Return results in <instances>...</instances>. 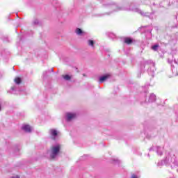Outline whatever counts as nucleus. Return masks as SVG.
<instances>
[{
    "label": "nucleus",
    "instance_id": "20",
    "mask_svg": "<svg viewBox=\"0 0 178 178\" xmlns=\"http://www.w3.org/2000/svg\"><path fill=\"white\" fill-rule=\"evenodd\" d=\"M105 15H111V14H110V13H106Z\"/></svg>",
    "mask_w": 178,
    "mask_h": 178
},
{
    "label": "nucleus",
    "instance_id": "16",
    "mask_svg": "<svg viewBox=\"0 0 178 178\" xmlns=\"http://www.w3.org/2000/svg\"><path fill=\"white\" fill-rule=\"evenodd\" d=\"M12 178H20V177H19L18 175H15V176L12 177Z\"/></svg>",
    "mask_w": 178,
    "mask_h": 178
},
{
    "label": "nucleus",
    "instance_id": "5",
    "mask_svg": "<svg viewBox=\"0 0 178 178\" xmlns=\"http://www.w3.org/2000/svg\"><path fill=\"white\" fill-rule=\"evenodd\" d=\"M109 77H111L110 74L104 75L99 78V83H104V81H106Z\"/></svg>",
    "mask_w": 178,
    "mask_h": 178
},
{
    "label": "nucleus",
    "instance_id": "21",
    "mask_svg": "<svg viewBox=\"0 0 178 178\" xmlns=\"http://www.w3.org/2000/svg\"><path fill=\"white\" fill-rule=\"evenodd\" d=\"M134 178H140V177H137V176H134Z\"/></svg>",
    "mask_w": 178,
    "mask_h": 178
},
{
    "label": "nucleus",
    "instance_id": "9",
    "mask_svg": "<svg viewBox=\"0 0 178 178\" xmlns=\"http://www.w3.org/2000/svg\"><path fill=\"white\" fill-rule=\"evenodd\" d=\"M156 100V96L154 94H151L149 97V102H154Z\"/></svg>",
    "mask_w": 178,
    "mask_h": 178
},
{
    "label": "nucleus",
    "instance_id": "1",
    "mask_svg": "<svg viewBox=\"0 0 178 178\" xmlns=\"http://www.w3.org/2000/svg\"><path fill=\"white\" fill-rule=\"evenodd\" d=\"M62 149V145L56 143L53 145L50 149L47 151V155L50 159H56L58 155L60 154V149Z\"/></svg>",
    "mask_w": 178,
    "mask_h": 178
},
{
    "label": "nucleus",
    "instance_id": "7",
    "mask_svg": "<svg viewBox=\"0 0 178 178\" xmlns=\"http://www.w3.org/2000/svg\"><path fill=\"white\" fill-rule=\"evenodd\" d=\"M75 33H76V34H77V35H84V34H86V32L83 31L79 28H77L76 29Z\"/></svg>",
    "mask_w": 178,
    "mask_h": 178
},
{
    "label": "nucleus",
    "instance_id": "6",
    "mask_svg": "<svg viewBox=\"0 0 178 178\" xmlns=\"http://www.w3.org/2000/svg\"><path fill=\"white\" fill-rule=\"evenodd\" d=\"M124 42L125 44H127L128 45H130V44H133V39H131L130 38H124Z\"/></svg>",
    "mask_w": 178,
    "mask_h": 178
},
{
    "label": "nucleus",
    "instance_id": "11",
    "mask_svg": "<svg viewBox=\"0 0 178 178\" xmlns=\"http://www.w3.org/2000/svg\"><path fill=\"white\" fill-rule=\"evenodd\" d=\"M14 81L16 83V84H20L22 83V79L17 77L14 79Z\"/></svg>",
    "mask_w": 178,
    "mask_h": 178
},
{
    "label": "nucleus",
    "instance_id": "12",
    "mask_svg": "<svg viewBox=\"0 0 178 178\" xmlns=\"http://www.w3.org/2000/svg\"><path fill=\"white\" fill-rule=\"evenodd\" d=\"M158 48H159V45L158 44L152 47V49H153V51H158Z\"/></svg>",
    "mask_w": 178,
    "mask_h": 178
},
{
    "label": "nucleus",
    "instance_id": "19",
    "mask_svg": "<svg viewBox=\"0 0 178 178\" xmlns=\"http://www.w3.org/2000/svg\"><path fill=\"white\" fill-rule=\"evenodd\" d=\"M131 178H134V175H132Z\"/></svg>",
    "mask_w": 178,
    "mask_h": 178
},
{
    "label": "nucleus",
    "instance_id": "8",
    "mask_svg": "<svg viewBox=\"0 0 178 178\" xmlns=\"http://www.w3.org/2000/svg\"><path fill=\"white\" fill-rule=\"evenodd\" d=\"M87 44L88 45V47H91V48H94V45L95 44V42H94V40H88L87 41Z\"/></svg>",
    "mask_w": 178,
    "mask_h": 178
},
{
    "label": "nucleus",
    "instance_id": "4",
    "mask_svg": "<svg viewBox=\"0 0 178 178\" xmlns=\"http://www.w3.org/2000/svg\"><path fill=\"white\" fill-rule=\"evenodd\" d=\"M22 129L26 133H31L33 131V127L29 124H25L22 127Z\"/></svg>",
    "mask_w": 178,
    "mask_h": 178
},
{
    "label": "nucleus",
    "instance_id": "14",
    "mask_svg": "<svg viewBox=\"0 0 178 178\" xmlns=\"http://www.w3.org/2000/svg\"><path fill=\"white\" fill-rule=\"evenodd\" d=\"M33 24H38V19H35L33 21Z\"/></svg>",
    "mask_w": 178,
    "mask_h": 178
},
{
    "label": "nucleus",
    "instance_id": "15",
    "mask_svg": "<svg viewBox=\"0 0 178 178\" xmlns=\"http://www.w3.org/2000/svg\"><path fill=\"white\" fill-rule=\"evenodd\" d=\"M119 163V160L118 159H114L113 161V163Z\"/></svg>",
    "mask_w": 178,
    "mask_h": 178
},
{
    "label": "nucleus",
    "instance_id": "22",
    "mask_svg": "<svg viewBox=\"0 0 178 178\" xmlns=\"http://www.w3.org/2000/svg\"><path fill=\"white\" fill-rule=\"evenodd\" d=\"M175 63H177L178 65V61H175Z\"/></svg>",
    "mask_w": 178,
    "mask_h": 178
},
{
    "label": "nucleus",
    "instance_id": "10",
    "mask_svg": "<svg viewBox=\"0 0 178 178\" xmlns=\"http://www.w3.org/2000/svg\"><path fill=\"white\" fill-rule=\"evenodd\" d=\"M63 78L64 79V80L69 81L72 79V76L65 74L63 75Z\"/></svg>",
    "mask_w": 178,
    "mask_h": 178
},
{
    "label": "nucleus",
    "instance_id": "18",
    "mask_svg": "<svg viewBox=\"0 0 178 178\" xmlns=\"http://www.w3.org/2000/svg\"><path fill=\"white\" fill-rule=\"evenodd\" d=\"M2 111V106L0 104V112Z\"/></svg>",
    "mask_w": 178,
    "mask_h": 178
},
{
    "label": "nucleus",
    "instance_id": "17",
    "mask_svg": "<svg viewBox=\"0 0 178 178\" xmlns=\"http://www.w3.org/2000/svg\"><path fill=\"white\" fill-rule=\"evenodd\" d=\"M15 87H12V88H11V90H12L13 91H15Z\"/></svg>",
    "mask_w": 178,
    "mask_h": 178
},
{
    "label": "nucleus",
    "instance_id": "3",
    "mask_svg": "<svg viewBox=\"0 0 178 178\" xmlns=\"http://www.w3.org/2000/svg\"><path fill=\"white\" fill-rule=\"evenodd\" d=\"M77 114L76 113H66V120L67 122H70L73 120V119H76Z\"/></svg>",
    "mask_w": 178,
    "mask_h": 178
},
{
    "label": "nucleus",
    "instance_id": "13",
    "mask_svg": "<svg viewBox=\"0 0 178 178\" xmlns=\"http://www.w3.org/2000/svg\"><path fill=\"white\" fill-rule=\"evenodd\" d=\"M110 9H113V10H115V9H116V6H115V5L111 6H110Z\"/></svg>",
    "mask_w": 178,
    "mask_h": 178
},
{
    "label": "nucleus",
    "instance_id": "2",
    "mask_svg": "<svg viewBox=\"0 0 178 178\" xmlns=\"http://www.w3.org/2000/svg\"><path fill=\"white\" fill-rule=\"evenodd\" d=\"M49 134L51 140H56L60 136V132L55 129H51L49 130Z\"/></svg>",
    "mask_w": 178,
    "mask_h": 178
}]
</instances>
